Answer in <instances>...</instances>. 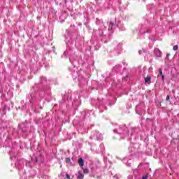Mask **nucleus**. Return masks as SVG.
Listing matches in <instances>:
<instances>
[{"mask_svg":"<svg viewBox=\"0 0 179 179\" xmlns=\"http://www.w3.org/2000/svg\"><path fill=\"white\" fill-rule=\"evenodd\" d=\"M10 159L11 160H13V159H16V155L12 154V152L10 153Z\"/></svg>","mask_w":179,"mask_h":179,"instance_id":"obj_25","label":"nucleus"},{"mask_svg":"<svg viewBox=\"0 0 179 179\" xmlns=\"http://www.w3.org/2000/svg\"><path fill=\"white\" fill-rule=\"evenodd\" d=\"M162 82H164V75L162 76Z\"/></svg>","mask_w":179,"mask_h":179,"instance_id":"obj_37","label":"nucleus"},{"mask_svg":"<svg viewBox=\"0 0 179 179\" xmlns=\"http://www.w3.org/2000/svg\"><path fill=\"white\" fill-rule=\"evenodd\" d=\"M173 51H177V50H178V45H174L173 48Z\"/></svg>","mask_w":179,"mask_h":179,"instance_id":"obj_27","label":"nucleus"},{"mask_svg":"<svg viewBox=\"0 0 179 179\" xmlns=\"http://www.w3.org/2000/svg\"><path fill=\"white\" fill-rule=\"evenodd\" d=\"M113 179H118V175H115L113 176Z\"/></svg>","mask_w":179,"mask_h":179,"instance_id":"obj_34","label":"nucleus"},{"mask_svg":"<svg viewBox=\"0 0 179 179\" xmlns=\"http://www.w3.org/2000/svg\"><path fill=\"white\" fill-rule=\"evenodd\" d=\"M75 72H77V76H76V77H75L73 75H71L72 78L74 80L76 79V78H78V83H79L80 86H85V85H87V82H89V80L87 78H83V76L80 74V71H78V68Z\"/></svg>","mask_w":179,"mask_h":179,"instance_id":"obj_8","label":"nucleus"},{"mask_svg":"<svg viewBox=\"0 0 179 179\" xmlns=\"http://www.w3.org/2000/svg\"><path fill=\"white\" fill-rule=\"evenodd\" d=\"M41 178H42L43 179H48V176L47 175H42V176H41Z\"/></svg>","mask_w":179,"mask_h":179,"instance_id":"obj_28","label":"nucleus"},{"mask_svg":"<svg viewBox=\"0 0 179 179\" xmlns=\"http://www.w3.org/2000/svg\"><path fill=\"white\" fill-rule=\"evenodd\" d=\"M36 162H38V158H36Z\"/></svg>","mask_w":179,"mask_h":179,"instance_id":"obj_40","label":"nucleus"},{"mask_svg":"<svg viewBox=\"0 0 179 179\" xmlns=\"http://www.w3.org/2000/svg\"><path fill=\"white\" fill-rule=\"evenodd\" d=\"M10 106L11 107H13V103H12V102H10V105L8 104L4 105L3 108L0 109V113L1 114V115H5L7 111H10Z\"/></svg>","mask_w":179,"mask_h":179,"instance_id":"obj_11","label":"nucleus"},{"mask_svg":"<svg viewBox=\"0 0 179 179\" xmlns=\"http://www.w3.org/2000/svg\"><path fill=\"white\" fill-rule=\"evenodd\" d=\"M113 132H115V134H119L122 139H127V141H129L133 135H136V134L139 132V128L131 127L130 126L127 127L125 124H123L117 126V128L113 130Z\"/></svg>","mask_w":179,"mask_h":179,"instance_id":"obj_5","label":"nucleus"},{"mask_svg":"<svg viewBox=\"0 0 179 179\" xmlns=\"http://www.w3.org/2000/svg\"><path fill=\"white\" fill-rule=\"evenodd\" d=\"M93 113H94V112L92 110H88L85 113V117H89V115H90V114H93Z\"/></svg>","mask_w":179,"mask_h":179,"instance_id":"obj_21","label":"nucleus"},{"mask_svg":"<svg viewBox=\"0 0 179 179\" xmlns=\"http://www.w3.org/2000/svg\"><path fill=\"white\" fill-rule=\"evenodd\" d=\"M132 159L128 158V157H124L122 159V162L126 164V166H127V167H131V164H132Z\"/></svg>","mask_w":179,"mask_h":179,"instance_id":"obj_15","label":"nucleus"},{"mask_svg":"<svg viewBox=\"0 0 179 179\" xmlns=\"http://www.w3.org/2000/svg\"><path fill=\"white\" fill-rule=\"evenodd\" d=\"M145 83L147 85H150L152 83V78L147 76L144 78Z\"/></svg>","mask_w":179,"mask_h":179,"instance_id":"obj_19","label":"nucleus"},{"mask_svg":"<svg viewBox=\"0 0 179 179\" xmlns=\"http://www.w3.org/2000/svg\"><path fill=\"white\" fill-rule=\"evenodd\" d=\"M28 128H29V126L27 125V122H24L22 124H20L18 133L22 134V132H26Z\"/></svg>","mask_w":179,"mask_h":179,"instance_id":"obj_12","label":"nucleus"},{"mask_svg":"<svg viewBox=\"0 0 179 179\" xmlns=\"http://www.w3.org/2000/svg\"><path fill=\"white\" fill-rule=\"evenodd\" d=\"M95 24H96V26H99V27L98 30L93 31L92 36L95 37V38H98V40H101L103 43L110 41V35L112 34L113 29H114V26H115L114 22H110L109 23V27L107 29V27L104 24L103 20L96 18Z\"/></svg>","mask_w":179,"mask_h":179,"instance_id":"obj_3","label":"nucleus"},{"mask_svg":"<svg viewBox=\"0 0 179 179\" xmlns=\"http://www.w3.org/2000/svg\"><path fill=\"white\" fill-rule=\"evenodd\" d=\"M90 139H95L96 141H103V134L99 131H94V134L90 136Z\"/></svg>","mask_w":179,"mask_h":179,"instance_id":"obj_13","label":"nucleus"},{"mask_svg":"<svg viewBox=\"0 0 179 179\" xmlns=\"http://www.w3.org/2000/svg\"><path fill=\"white\" fill-rule=\"evenodd\" d=\"M78 179H83V174L80 172L78 173Z\"/></svg>","mask_w":179,"mask_h":179,"instance_id":"obj_23","label":"nucleus"},{"mask_svg":"<svg viewBox=\"0 0 179 179\" xmlns=\"http://www.w3.org/2000/svg\"><path fill=\"white\" fill-rule=\"evenodd\" d=\"M15 167L19 171L24 169V166L27 169H31L33 167V162H29L24 159H19L15 162Z\"/></svg>","mask_w":179,"mask_h":179,"instance_id":"obj_7","label":"nucleus"},{"mask_svg":"<svg viewBox=\"0 0 179 179\" xmlns=\"http://www.w3.org/2000/svg\"><path fill=\"white\" fill-rule=\"evenodd\" d=\"M169 100H170V96L167 95V96H166V101H169Z\"/></svg>","mask_w":179,"mask_h":179,"instance_id":"obj_35","label":"nucleus"},{"mask_svg":"<svg viewBox=\"0 0 179 179\" xmlns=\"http://www.w3.org/2000/svg\"><path fill=\"white\" fill-rule=\"evenodd\" d=\"M47 96H51V87L47 78L41 76L39 82L36 83L31 90V94L27 95L29 99V106L27 103L20 106L21 110H29L31 108L34 113H38V108L43 110V106L40 105L43 99H47Z\"/></svg>","mask_w":179,"mask_h":179,"instance_id":"obj_1","label":"nucleus"},{"mask_svg":"<svg viewBox=\"0 0 179 179\" xmlns=\"http://www.w3.org/2000/svg\"><path fill=\"white\" fill-rule=\"evenodd\" d=\"M78 163L80 167H83V166H85V160H83V158H80L78 161Z\"/></svg>","mask_w":179,"mask_h":179,"instance_id":"obj_20","label":"nucleus"},{"mask_svg":"<svg viewBox=\"0 0 179 179\" xmlns=\"http://www.w3.org/2000/svg\"><path fill=\"white\" fill-rule=\"evenodd\" d=\"M170 57V53H168L167 55H166V58H169Z\"/></svg>","mask_w":179,"mask_h":179,"instance_id":"obj_38","label":"nucleus"},{"mask_svg":"<svg viewBox=\"0 0 179 179\" xmlns=\"http://www.w3.org/2000/svg\"><path fill=\"white\" fill-rule=\"evenodd\" d=\"M134 178V176H132V175H130L128 176V179H132Z\"/></svg>","mask_w":179,"mask_h":179,"instance_id":"obj_36","label":"nucleus"},{"mask_svg":"<svg viewBox=\"0 0 179 179\" xmlns=\"http://www.w3.org/2000/svg\"><path fill=\"white\" fill-rule=\"evenodd\" d=\"M159 76H163V71L162 70V69H159Z\"/></svg>","mask_w":179,"mask_h":179,"instance_id":"obj_29","label":"nucleus"},{"mask_svg":"<svg viewBox=\"0 0 179 179\" xmlns=\"http://www.w3.org/2000/svg\"><path fill=\"white\" fill-rule=\"evenodd\" d=\"M71 104L73 107L75 106H79L80 104H82V102L80 101V96L79 94H76L75 97H73V101H71Z\"/></svg>","mask_w":179,"mask_h":179,"instance_id":"obj_9","label":"nucleus"},{"mask_svg":"<svg viewBox=\"0 0 179 179\" xmlns=\"http://www.w3.org/2000/svg\"><path fill=\"white\" fill-rule=\"evenodd\" d=\"M31 71H33V68H31Z\"/></svg>","mask_w":179,"mask_h":179,"instance_id":"obj_43","label":"nucleus"},{"mask_svg":"<svg viewBox=\"0 0 179 179\" xmlns=\"http://www.w3.org/2000/svg\"><path fill=\"white\" fill-rule=\"evenodd\" d=\"M129 150H130V152H135L136 149L134 148V147H129Z\"/></svg>","mask_w":179,"mask_h":179,"instance_id":"obj_26","label":"nucleus"},{"mask_svg":"<svg viewBox=\"0 0 179 179\" xmlns=\"http://www.w3.org/2000/svg\"><path fill=\"white\" fill-rule=\"evenodd\" d=\"M0 136H1V133H0Z\"/></svg>","mask_w":179,"mask_h":179,"instance_id":"obj_44","label":"nucleus"},{"mask_svg":"<svg viewBox=\"0 0 179 179\" xmlns=\"http://www.w3.org/2000/svg\"><path fill=\"white\" fill-rule=\"evenodd\" d=\"M78 30L75 29V25H71L69 34L66 37V50L64 52L62 58H69V61L71 64V66L69 68L71 74L76 78L78 76V72H75L78 69V57L76 56L77 49L73 48V42L78 38Z\"/></svg>","mask_w":179,"mask_h":179,"instance_id":"obj_2","label":"nucleus"},{"mask_svg":"<svg viewBox=\"0 0 179 179\" xmlns=\"http://www.w3.org/2000/svg\"><path fill=\"white\" fill-rule=\"evenodd\" d=\"M66 178L71 179V176H69V174H66Z\"/></svg>","mask_w":179,"mask_h":179,"instance_id":"obj_31","label":"nucleus"},{"mask_svg":"<svg viewBox=\"0 0 179 179\" xmlns=\"http://www.w3.org/2000/svg\"><path fill=\"white\" fill-rule=\"evenodd\" d=\"M97 101L98 103H96V106H99V110L101 113H103L104 110H107V107L103 106V103L100 102V99H92V104H94V101Z\"/></svg>","mask_w":179,"mask_h":179,"instance_id":"obj_10","label":"nucleus"},{"mask_svg":"<svg viewBox=\"0 0 179 179\" xmlns=\"http://www.w3.org/2000/svg\"><path fill=\"white\" fill-rule=\"evenodd\" d=\"M55 107H57V104H55V105L54 106V108H55Z\"/></svg>","mask_w":179,"mask_h":179,"instance_id":"obj_42","label":"nucleus"},{"mask_svg":"<svg viewBox=\"0 0 179 179\" xmlns=\"http://www.w3.org/2000/svg\"><path fill=\"white\" fill-rule=\"evenodd\" d=\"M139 55H141L142 54V50L138 51Z\"/></svg>","mask_w":179,"mask_h":179,"instance_id":"obj_39","label":"nucleus"},{"mask_svg":"<svg viewBox=\"0 0 179 179\" xmlns=\"http://www.w3.org/2000/svg\"><path fill=\"white\" fill-rule=\"evenodd\" d=\"M141 106H142V107H143V104L138 105V106L136 107V114H139V113H138V110H139V108H141Z\"/></svg>","mask_w":179,"mask_h":179,"instance_id":"obj_22","label":"nucleus"},{"mask_svg":"<svg viewBox=\"0 0 179 179\" xmlns=\"http://www.w3.org/2000/svg\"><path fill=\"white\" fill-rule=\"evenodd\" d=\"M113 46L115 51H116L117 54H120V52H121V50H122V44L117 43V41H115L113 43Z\"/></svg>","mask_w":179,"mask_h":179,"instance_id":"obj_14","label":"nucleus"},{"mask_svg":"<svg viewBox=\"0 0 179 179\" xmlns=\"http://www.w3.org/2000/svg\"><path fill=\"white\" fill-rule=\"evenodd\" d=\"M163 31V27L157 24L150 23V27H146L142 26L140 28L138 35L137 36L138 40H145L146 37L151 41H157V38H152L155 36H157L158 33Z\"/></svg>","mask_w":179,"mask_h":179,"instance_id":"obj_4","label":"nucleus"},{"mask_svg":"<svg viewBox=\"0 0 179 179\" xmlns=\"http://www.w3.org/2000/svg\"><path fill=\"white\" fill-rule=\"evenodd\" d=\"M118 3H121V1H118Z\"/></svg>","mask_w":179,"mask_h":179,"instance_id":"obj_41","label":"nucleus"},{"mask_svg":"<svg viewBox=\"0 0 179 179\" xmlns=\"http://www.w3.org/2000/svg\"><path fill=\"white\" fill-rule=\"evenodd\" d=\"M154 55L157 58H161L162 57V51L159 50V48H155L154 49Z\"/></svg>","mask_w":179,"mask_h":179,"instance_id":"obj_17","label":"nucleus"},{"mask_svg":"<svg viewBox=\"0 0 179 179\" xmlns=\"http://www.w3.org/2000/svg\"><path fill=\"white\" fill-rule=\"evenodd\" d=\"M66 163H71V158H66Z\"/></svg>","mask_w":179,"mask_h":179,"instance_id":"obj_30","label":"nucleus"},{"mask_svg":"<svg viewBox=\"0 0 179 179\" xmlns=\"http://www.w3.org/2000/svg\"><path fill=\"white\" fill-rule=\"evenodd\" d=\"M99 148H101L100 152L104 151V144L103 143L100 144Z\"/></svg>","mask_w":179,"mask_h":179,"instance_id":"obj_24","label":"nucleus"},{"mask_svg":"<svg viewBox=\"0 0 179 179\" xmlns=\"http://www.w3.org/2000/svg\"><path fill=\"white\" fill-rule=\"evenodd\" d=\"M67 101L68 103H71V101H72V99H71V97L70 98H67Z\"/></svg>","mask_w":179,"mask_h":179,"instance_id":"obj_33","label":"nucleus"},{"mask_svg":"<svg viewBox=\"0 0 179 179\" xmlns=\"http://www.w3.org/2000/svg\"><path fill=\"white\" fill-rule=\"evenodd\" d=\"M122 69V66L117 64L115 66L113 67V71H114V72H121V70Z\"/></svg>","mask_w":179,"mask_h":179,"instance_id":"obj_18","label":"nucleus"},{"mask_svg":"<svg viewBox=\"0 0 179 179\" xmlns=\"http://www.w3.org/2000/svg\"><path fill=\"white\" fill-rule=\"evenodd\" d=\"M142 179H148V175L143 176Z\"/></svg>","mask_w":179,"mask_h":179,"instance_id":"obj_32","label":"nucleus"},{"mask_svg":"<svg viewBox=\"0 0 179 179\" xmlns=\"http://www.w3.org/2000/svg\"><path fill=\"white\" fill-rule=\"evenodd\" d=\"M0 97H6V99H12L13 97V87H10L8 83H4L0 84Z\"/></svg>","mask_w":179,"mask_h":179,"instance_id":"obj_6","label":"nucleus"},{"mask_svg":"<svg viewBox=\"0 0 179 179\" xmlns=\"http://www.w3.org/2000/svg\"><path fill=\"white\" fill-rule=\"evenodd\" d=\"M116 26L121 30L122 31H125V27L122 24L121 21L115 20Z\"/></svg>","mask_w":179,"mask_h":179,"instance_id":"obj_16","label":"nucleus"}]
</instances>
